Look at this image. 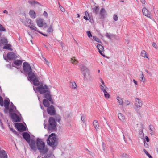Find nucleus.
Listing matches in <instances>:
<instances>
[{"mask_svg":"<svg viewBox=\"0 0 158 158\" xmlns=\"http://www.w3.org/2000/svg\"><path fill=\"white\" fill-rule=\"evenodd\" d=\"M43 15L46 17L47 18L48 17V14L46 11H44Z\"/></svg>","mask_w":158,"mask_h":158,"instance_id":"54","label":"nucleus"},{"mask_svg":"<svg viewBox=\"0 0 158 158\" xmlns=\"http://www.w3.org/2000/svg\"><path fill=\"white\" fill-rule=\"evenodd\" d=\"M61 120V117L59 115H56L55 116V121L58 122V123H60Z\"/></svg>","mask_w":158,"mask_h":158,"instance_id":"39","label":"nucleus"},{"mask_svg":"<svg viewBox=\"0 0 158 158\" xmlns=\"http://www.w3.org/2000/svg\"><path fill=\"white\" fill-rule=\"evenodd\" d=\"M28 2L31 5H34L35 4H40L38 2L34 0H29Z\"/></svg>","mask_w":158,"mask_h":158,"instance_id":"31","label":"nucleus"},{"mask_svg":"<svg viewBox=\"0 0 158 158\" xmlns=\"http://www.w3.org/2000/svg\"><path fill=\"white\" fill-rule=\"evenodd\" d=\"M7 155L4 150H2L0 151V158H7Z\"/></svg>","mask_w":158,"mask_h":158,"instance_id":"21","label":"nucleus"},{"mask_svg":"<svg viewBox=\"0 0 158 158\" xmlns=\"http://www.w3.org/2000/svg\"><path fill=\"white\" fill-rule=\"evenodd\" d=\"M93 40H95L98 43H102L100 40L98 38H97L95 36H93Z\"/></svg>","mask_w":158,"mask_h":158,"instance_id":"44","label":"nucleus"},{"mask_svg":"<svg viewBox=\"0 0 158 158\" xmlns=\"http://www.w3.org/2000/svg\"><path fill=\"white\" fill-rule=\"evenodd\" d=\"M105 97L106 98H109L110 97V95L106 91L104 92Z\"/></svg>","mask_w":158,"mask_h":158,"instance_id":"46","label":"nucleus"},{"mask_svg":"<svg viewBox=\"0 0 158 158\" xmlns=\"http://www.w3.org/2000/svg\"><path fill=\"white\" fill-rule=\"evenodd\" d=\"M93 8H92L93 12L95 14L97 15L99 10V7L98 6H94Z\"/></svg>","mask_w":158,"mask_h":158,"instance_id":"28","label":"nucleus"},{"mask_svg":"<svg viewBox=\"0 0 158 158\" xmlns=\"http://www.w3.org/2000/svg\"><path fill=\"white\" fill-rule=\"evenodd\" d=\"M43 58L44 59L47 64V65H48L50 63L49 62L48 60L45 58L43 57Z\"/></svg>","mask_w":158,"mask_h":158,"instance_id":"55","label":"nucleus"},{"mask_svg":"<svg viewBox=\"0 0 158 158\" xmlns=\"http://www.w3.org/2000/svg\"><path fill=\"white\" fill-rule=\"evenodd\" d=\"M118 117L121 121H123L125 120V117L123 114L122 113H119Z\"/></svg>","mask_w":158,"mask_h":158,"instance_id":"36","label":"nucleus"},{"mask_svg":"<svg viewBox=\"0 0 158 158\" xmlns=\"http://www.w3.org/2000/svg\"><path fill=\"white\" fill-rule=\"evenodd\" d=\"M97 47L99 53L101 54V55L103 56H105V55L104 53H103L104 51L103 47L101 44H98Z\"/></svg>","mask_w":158,"mask_h":158,"instance_id":"18","label":"nucleus"},{"mask_svg":"<svg viewBox=\"0 0 158 158\" xmlns=\"http://www.w3.org/2000/svg\"><path fill=\"white\" fill-rule=\"evenodd\" d=\"M144 143L145 147L146 148H148V145L147 143H146L145 141V140H144Z\"/></svg>","mask_w":158,"mask_h":158,"instance_id":"53","label":"nucleus"},{"mask_svg":"<svg viewBox=\"0 0 158 158\" xmlns=\"http://www.w3.org/2000/svg\"><path fill=\"white\" fill-rule=\"evenodd\" d=\"M105 36L109 39H111L112 37H113V35L111 34L106 33V34Z\"/></svg>","mask_w":158,"mask_h":158,"instance_id":"43","label":"nucleus"},{"mask_svg":"<svg viewBox=\"0 0 158 158\" xmlns=\"http://www.w3.org/2000/svg\"><path fill=\"white\" fill-rule=\"evenodd\" d=\"M10 117L13 121L20 122L21 121L20 118L15 113H10Z\"/></svg>","mask_w":158,"mask_h":158,"instance_id":"12","label":"nucleus"},{"mask_svg":"<svg viewBox=\"0 0 158 158\" xmlns=\"http://www.w3.org/2000/svg\"><path fill=\"white\" fill-rule=\"evenodd\" d=\"M149 129L150 131V134L152 135H154L155 134V129L153 126L150 125L149 126Z\"/></svg>","mask_w":158,"mask_h":158,"instance_id":"22","label":"nucleus"},{"mask_svg":"<svg viewBox=\"0 0 158 158\" xmlns=\"http://www.w3.org/2000/svg\"><path fill=\"white\" fill-rule=\"evenodd\" d=\"M15 126L19 132H23L26 130L25 127L22 123H16L15 124Z\"/></svg>","mask_w":158,"mask_h":158,"instance_id":"9","label":"nucleus"},{"mask_svg":"<svg viewBox=\"0 0 158 158\" xmlns=\"http://www.w3.org/2000/svg\"><path fill=\"white\" fill-rule=\"evenodd\" d=\"M135 105L137 108H140L143 105L142 102L139 99L136 98L135 101Z\"/></svg>","mask_w":158,"mask_h":158,"instance_id":"16","label":"nucleus"},{"mask_svg":"<svg viewBox=\"0 0 158 158\" xmlns=\"http://www.w3.org/2000/svg\"><path fill=\"white\" fill-rule=\"evenodd\" d=\"M0 105L1 106H3V100L1 96H0Z\"/></svg>","mask_w":158,"mask_h":158,"instance_id":"52","label":"nucleus"},{"mask_svg":"<svg viewBox=\"0 0 158 158\" xmlns=\"http://www.w3.org/2000/svg\"><path fill=\"white\" fill-rule=\"evenodd\" d=\"M23 73L26 75H28V77L32 78L34 76V73L32 72V69L30 65L27 62L23 63Z\"/></svg>","mask_w":158,"mask_h":158,"instance_id":"1","label":"nucleus"},{"mask_svg":"<svg viewBox=\"0 0 158 158\" xmlns=\"http://www.w3.org/2000/svg\"><path fill=\"white\" fill-rule=\"evenodd\" d=\"M29 15L32 18H35L36 17V13L33 10H31L30 11Z\"/></svg>","mask_w":158,"mask_h":158,"instance_id":"29","label":"nucleus"},{"mask_svg":"<svg viewBox=\"0 0 158 158\" xmlns=\"http://www.w3.org/2000/svg\"><path fill=\"white\" fill-rule=\"evenodd\" d=\"M26 21V23H24L23 20H21L23 23H24L26 26H28L31 29L35 31H38L37 28L31 23L32 21L31 19H27Z\"/></svg>","mask_w":158,"mask_h":158,"instance_id":"7","label":"nucleus"},{"mask_svg":"<svg viewBox=\"0 0 158 158\" xmlns=\"http://www.w3.org/2000/svg\"><path fill=\"white\" fill-rule=\"evenodd\" d=\"M80 68L84 75V81H91L92 79L88 69L83 65H81L80 66Z\"/></svg>","mask_w":158,"mask_h":158,"instance_id":"3","label":"nucleus"},{"mask_svg":"<svg viewBox=\"0 0 158 158\" xmlns=\"http://www.w3.org/2000/svg\"><path fill=\"white\" fill-rule=\"evenodd\" d=\"M140 1L143 4H144L145 3V0H140Z\"/></svg>","mask_w":158,"mask_h":158,"instance_id":"61","label":"nucleus"},{"mask_svg":"<svg viewBox=\"0 0 158 158\" xmlns=\"http://www.w3.org/2000/svg\"><path fill=\"white\" fill-rule=\"evenodd\" d=\"M43 103L44 106L45 107L48 108L50 106V103L48 100L44 99L43 101Z\"/></svg>","mask_w":158,"mask_h":158,"instance_id":"27","label":"nucleus"},{"mask_svg":"<svg viewBox=\"0 0 158 158\" xmlns=\"http://www.w3.org/2000/svg\"><path fill=\"white\" fill-rule=\"evenodd\" d=\"M69 86L73 89H75L77 87L76 84L75 82L73 81H71L70 82Z\"/></svg>","mask_w":158,"mask_h":158,"instance_id":"23","label":"nucleus"},{"mask_svg":"<svg viewBox=\"0 0 158 158\" xmlns=\"http://www.w3.org/2000/svg\"><path fill=\"white\" fill-rule=\"evenodd\" d=\"M34 90L38 92L41 94H45L47 92L49 93L50 90L48 88L47 85H43L41 84L39 86L36 87L35 88H34Z\"/></svg>","mask_w":158,"mask_h":158,"instance_id":"5","label":"nucleus"},{"mask_svg":"<svg viewBox=\"0 0 158 158\" xmlns=\"http://www.w3.org/2000/svg\"><path fill=\"white\" fill-rule=\"evenodd\" d=\"M152 45L154 48H157V45L155 43H154V42L152 43Z\"/></svg>","mask_w":158,"mask_h":158,"instance_id":"56","label":"nucleus"},{"mask_svg":"<svg viewBox=\"0 0 158 158\" xmlns=\"http://www.w3.org/2000/svg\"><path fill=\"white\" fill-rule=\"evenodd\" d=\"M23 138L28 143H29L31 140L30 135L27 132H24L23 133Z\"/></svg>","mask_w":158,"mask_h":158,"instance_id":"14","label":"nucleus"},{"mask_svg":"<svg viewBox=\"0 0 158 158\" xmlns=\"http://www.w3.org/2000/svg\"><path fill=\"white\" fill-rule=\"evenodd\" d=\"M100 87L101 90L103 91V93L106 91V89H108V88L105 85H100Z\"/></svg>","mask_w":158,"mask_h":158,"instance_id":"37","label":"nucleus"},{"mask_svg":"<svg viewBox=\"0 0 158 158\" xmlns=\"http://www.w3.org/2000/svg\"><path fill=\"white\" fill-rule=\"evenodd\" d=\"M61 7L60 8V10H61V11L62 12H64L65 11V9L62 6V7Z\"/></svg>","mask_w":158,"mask_h":158,"instance_id":"58","label":"nucleus"},{"mask_svg":"<svg viewBox=\"0 0 158 158\" xmlns=\"http://www.w3.org/2000/svg\"><path fill=\"white\" fill-rule=\"evenodd\" d=\"M0 41L1 44L3 45H6L8 43L7 40L5 38H2Z\"/></svg>","mask_w":158,"mask_h":158,"instance_id":"34","label":"nucleus"},{"mask_svg":"<svg viewBox=\"0 0 158 158\" xmlns=\"http://www.w3.org/2000/svg\"><path fill=\"white\" fill-rule=\"evenodd\" d=\"M22 61L19 60H15L13 61V64L15 65L19 66L22 64Z\"/></svg>","mask_w":158,"mask_h":158,"instance_id":"25","label":"nucleus"},{"mask_svg":"<svg viewBox=\"0 0 158 158\" xmlns=\"http://www.w3.org/2000/svg\"><path fill=\"white\" fill-rule=\"evenodd\" d=\"M93 125L95 128L97 130L98 129L99 126L98 122L97 120H94L93 122Z\"/></svg>","mask_w":158,"mask_h":158,"instance_id":"35","label":"nucleus"},{"mask_svg":"<svg viewBox=\"0 0 158 158\" xmlns=\"http://www.w3.org/2000/svg\"><path fill=\"white\" fill-rule=\"evenodd\" d=\"M14 51L13 52H10V60L15 59L17 58V56L15 50L10 45V51Z\"/></svg>","mask_w":158,"mask_h":158,"instance_id":"13","label":"nucleus"},{"mask_svg":"<svg viewBox=\"0 0 158 158\" xmlns=\"http://www.w3.org/2000/svg\"><path fill=\"white\" fill-rule=\"evenodd\" d=\"M3 48L5 49H10V44H7L6 45L3 47Z\"/></svg>","mask_w":158,"mask_h":158,"instance_id":"45","label":"nucleus"},{"mask_svg":"<svg viewBox=\"0 0 158 158\" xmlns=\"http://www.w3.org/2000/svg\"><path fill=\"white\" fill-rule=\"evenodd\" d=\"M28 80L32 82L34 85L35 86H38L40 85V82L37 78L36 75L34 74V76L32 78H30L28 77Z\"/></svg>","mask_w":158,"mask_h":158,"instance_id":"11","label":"nucleus"},{"mask_svg":"<svg viewBox=\"0 0 158 158\" xmlns=\"http://www.w3.org/2000/svg\"><path fill=\"white\" fill-rule=\"evenodd\" d=\"M100 14L101 16V19H104L106 15V13L105 9L104 8H102L101 9L100 12Z\"/></svg>","mask_w":158,"mask_h":158,"instance_id":"19","label":"nucleus"},{"mask_svg":"<svg viewBox=\"0 0 158 158\" xmlns=\"http://www.w3.org/2000/svg\"><path fill=\"white\" fill-rule=\"evenodd\" d=\"M145 139L147 142H149V139L147 136H146Z\"/></svg>","mask_w":158,"mask_h":158,"instance_id":"62","label":"nucleus"},{"mask_svg":"<svg viewBox=\"0 0 158 158\" xmlns=\"http://www.w3.org/2000/svg\"><path fill=\"white\" fill-rule=\"evenodd\" d=\"M125 102L127 105H129L130 103V101L127 100L125 101Z\"/></svg>","mask_w":158,"mask_h":158,"instance_id":"64","label":"nucleus"},{"mask_svg":"<svg viewBox=\"0 0 158 158\" xmlns=\"http://www.w3.org/2000/svg\"><path fill=\"white\" fill-rule=\"evenodd\" d=\"M87 34L88 36L90 38V37H92V34L91 33V32L90 31H88L87 32Z\"/></svg>","mask_w":158,"mask_h":158,"instance_id":"50","label":"nucleus"},{"mask_svg":"<svg viewBox=\"0 0 158 158\" xmlns=\"http://www.w3.org/2000/svg\"><path fill=\"white\" fill-rule=\"evenodd\" d=\"M48 123V129L49 132L51 133L57 130V124L53 117H50L49 118Z\"/></svg>","mask_w":158,"mask_h":158,"instance_id":"4","label":"nucleus"},{"mask_svg":"<svg viewBox=\"0 0 158 158\" xmlns=\"http://www.w3.org/2000/svg\"><path fill=\"white\" fill-rule=\"evenodd\" d=\"M71 63L74 64H76L78 63L77 60L74 57L71 58Z\"/></svg>","mask_w":158,"mask_h":158,"instance_id":"40","label":"nucleus"},{"mask_svg":"<svg viewBox=\"0 0 158 158\" xmlns=\"http://www.w3.org/2000/svg\"><path fill=\"white\" fill-rule=\"evenodd\" d=\"M4 59L7 60V61H10V53H8L6 56H5L4 55Z\"/></svg>","mask_w":158,"mask_h":158,"instance_id":"42","label":"nucleus"},{"mask_svg":"<svg viewBox=\"0 0 158 158\" xmlns=\"http://www.w3.org/2000/svg\"><path fill=\"white\" fill-rule=\"evenodd\" d=\"M121 157L122 158H129V156L127 154L123 153L121 155Z\"/></svg>","mask_w":158,"mask_h":158,"instance_id":"48","label":"nucleus"},{"mask_svg":"<svg viewBox=\"0 0 158 158\" xmlns=\"http://www.w3.org/2000/svg\"><path fill=\"white\" fill-rule=\"evenodd\" d=\"M28 143L31 149L35 152L37 150V148L35 145V141L34 140L31 139V140H30V143Z\"/></svg>","mask_w":158,"mask_h":158,"instance_id":"15","label":"nucleus"},{"mask_svg":"<svg viewBox=\"0 0 158 158\" xmlns=\"http://www.w3.org/2000/svg\"><path fill=\"white\" fill-rule=\"evenodd\" d=\"M48 150V148H46L43 150L40 151V154L37 158H48L50 157L51 155L47 154Z\"/></svg>","mask_w":158,"mask_h":158,"instance_id":"8","label":"nucleus"},{"mask_svg":"<svg viewBox=\"0 0 158 158\" xmlns=\"http://www.w3.org/2000/svg\"><path fill=\"white\" fill-rule=\"evenodd\" d=\"M143 151L147 155L149 158H153L146 149H144Z\"/></svg>","mask_w":158,"mask_h":158,"instance_id":"47","label":"nucleus"},{"mask_svg":"<svg viewBox=\"0 0 158 158\" xmlns=\"http://www.w3.org/2000/svg\"><path fill=\"white\" fill-rule=\"evenodd\" d=\"M116 98L117 100L118 103L119 105H123V103L122 99L119 96H117Z\"/></svg>","mask_w":158,"mask_h":158,"instance_id":"30","label":"nucleus"},{"mask_svg":"<svg viewBox=\"0 0 158 158\" xmlns=\"http://www.w3.org/2000/svg\"><path fill=\"white\" fill-rule=\"evenodd\" d=\"M47 110L48 113L51 115L53 116L56 114V110L54 106L52 105L48 107Z\"/></svg>","mask_w":158,"mask_h":158,"instance_id":"10","label":"nucleus"},{"mask_svg":"<svg viewBox=\"0 0 158 158\" xmlns=\"http://www.w3.org/2000/svg\"><path fill=\"white\" fill-rule=\"evenodd\" d=\"M141 55L143 57H146L148 58V56H147L146 52L144 50H143L141 52Z\"/></svg>","mask_w":158,"mask_h":158,"instance_id":"38","label":"nucleus"},{"mask_svg":"<svg viewBox=\"0 0 158 158\" xmlns=\"http://www.w3.org/2000/svg\"><path fill=\"white\" fill-rule=\"evenodd\" d=\"M16 111V107L14 105L12 102H10V113H12V112H15Z\"/></svg>","mask_w":158,"mask_h":158,"instance_id":"24","label":"nucleus"},{"mask_svg":"<svg viewBox=\"0 0 158 158\" xmlns=\"http://www.w3.org/2000/svg\"><path fill=\"white\" fill-rule=\"evenodd\" d=\"M47 93L45 94L44 95V96L47 100H49L51 99V98H52L50 94V92L49 93Z\"/></svg>","mask_w":158,"mask_h":158,"instance_id":"33","label":"nucleus"},{"mask_svg":"<svg viewBox=\"0 0 158 158\" xmlns=\"http://www.w3.org/2000/svg\"><path fill=\"white\" fill-rule=\"evenodd\" d=\"M47 143L53 148L56 147L58 144L57 139L55 134L52 133L47 140Z\"/></svg>","mask_w":158,"mask_h":158,"instance_id":"2","label":"nucleus"},{"mask_svg":"<svg viewBox=\"0 0 158 158\" xmlns=\"http://www.w3.org/2000/svg\"><path fill=\"white\" fill-rule=\"evenodd\" d=\"M5 31V29L3 27V26L0 24V31Z\"/></svg>","mask_w":158,"mask_h":158,"instance_id":"49","label":"nucleus"},{"mask_svg":"<svg viewBox=\"0 0 158 158\" xmlns=\"http://www.w3.org/2000/svg\"><path fill=\"white\" fill-rule=\"evenodd\" d=\"M36 23L37 25L39 27H42L43 26V21L42 19H40L37 20Z\"/></svg>","mask_w":158,"mask_h":158,"instance_id":"26","label":"nucleus"},{"mask_svg":"<svg viewBox=\"0 0 158 158\" xmlns=\"http://www.w3.org/2000/svg\"><path fill=\"white\" fill-rule=\"evenodd\" d=\"M113 19L115 21L118 20V17L117 15L114 14L113 16Z\"/></svg>","mask_w":158,"mask_h":158,"instance_id":"51","label":"nucleus"},{"mask_svg":"<svg viewBox=\"0 0 158 158\" xmlns=\"http://www.w3.org/2000/svg\"><path fill=\"white\" fill-rule=\"evenodd\" d=\"M36 31L38 32L39 33L42 34L44 36H47V34L43 33H42L39 31L38 30V31Z\"/></svg>","mask_w":158,"mask_h":158,"instance_id":"59","label":"nucleus"},{"mask_svg":"<svg viewBox=\"0 0 158 158\" xmlns=\"http://www.w3.org/2000/svg\"><path fill=\"white\" fill-rule=\"evenodd\" d=\"M53 23L51 24L48 28L47 32L48 33H52L53 31Z\"/></svg>","mask_w":158,"mask_h":158,"instance_id":"32","label":"nucleus"},{"mask_svg":"<svg viewBox=\"0 0 158 158\" xmlns=\"http://www.w3.org/2000/svg\"><path fill=\"white\" fill-rule=\"evenodd\" d=\"M49 101H50L51 104H54V102L53 100L52 99V98H51V99H50L48 100Z\"/></svg>","mask_w":158,"mask_h":158,"instance_id":"63","label":"nucleus"},{"mask_svg":"<svg viewBox=\"0 0 158 158\" xmlns=\"http://www.w3.org/2000/svg\"><path fill=\"white\" fill-rule=\"evenodd\" d=\"M139 134L140 135H141V134L143 135V137H144V133L143 131V129L141 130V131L139 132Z\"/></svg>","mask_w":158,"mask_h":158,"instance_id":"60","label":"nucleus"},{"mask_svg":"<svg viewBox=\"0 0 158 158\" xmlns=\"http://www.w3.org/2000/svg\"><path fill=\"white\" fill-rule=\"evenodd\" d=\"M142 75H141V77L140 78V81L143 83H144L145 81V78L144 77L143 74L142 72Z\"/></svg>","mask_w":158,"mask_h":158,"instance_id":"41","label":"nucleus"},{"mask_svg":"<svg viewBox=\"0 0 158 158\" xmlns=\"http://www.w3.org/2000/svg\"><path fill=\"white\" fill-rule=\"evenodd\" d=\"M81 121L83 122V123H85V118L84 117L82 116L81 118Z\"/></svg>","mask_w":158,"mask_h":158,"instance_id":"57","label":"nucleus"},{"mask_svg":"<svg viewBox=\"0 0 158 158\" xmlns=\"http://www.w3.org/2000/svg\"><path fill=\"white\" fill-rule=\"evenodd\" d=\"M142 12L143 13V14L148 17V18H150L151 17V13L150 12V11L147 9L146 8L144 7L142 9Z\"/></svg>","mask_w":158,"mask_h":158,"instance_id":"17","label":"nucleus"},{"mask_svg":"<svg viewBox=\"0 0 158 158\" xmlns=\"http://www.w3.org/2000/svg\"><path fill=\"white\" fill-rule=\"evenodd\" d=\"M9 103L8 101L7 100H5L4 102V105L5 107V111L6 112L7 110H8L10 112V109H9Z\"/></svg>","mask_w":158,"mask_h":158,"instance_id":"20","label":"nucleus"},{"mask_svg":"<svg viewBox=\"0 0 158 158\" xmlns=\"http://www.w3.org/2000/svg\"><path fill=\"white\" fill-rule=\"evenodd\" d=\"M37 146L39 151L43 150L45 149L48 148L45 147V143L43 142L42 139L38 138L37 139Z\"/></svg>","mask_w":158,"mask_h":158,"instance_id":"6","label":"nucleus"}]
</instances>
